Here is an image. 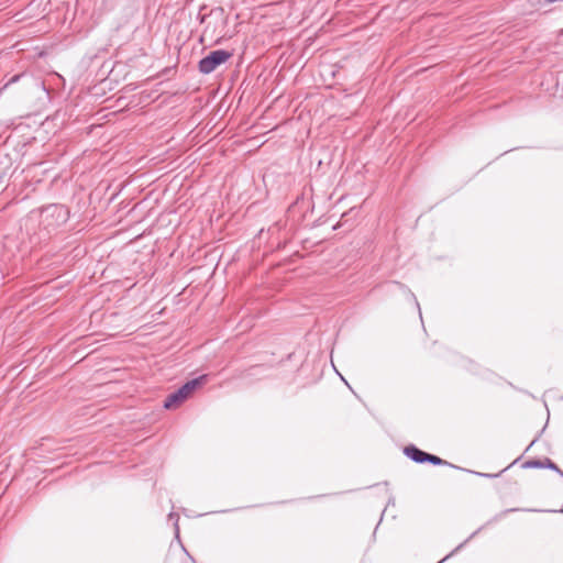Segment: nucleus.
Returning a JSON list of instances; mask_svg holds the SVG:
<instances>
[{"instance_id":"nucleus-2","label":"nucleus","mask_w":563,"mask_h":563,"mask_svg":"<svg viewBox=\"0 0 563 563\" xmlns=\"http://www.w3.org/2000/svg\"><path fill=\"white\" fill-rule=\"evenodd\" d=\"M231 56L232 53L224 49L212 51L199 62V70L202 74H211L220 65L227 63Z\"/></svg>"},{"instance_id":"nucleus-1","label":"nucleus","mask_w":563,"mask_h":563,"mask_svg":"<svg viewBox=\"0 0 563 563\" xmlns=\"http://www.w3.org/2000/svg\"><path fill=\"white\" fill-rule=\"evenodd\" d=\"M207 376L201 375L187 382L177 391L170 394L164 402L166 409H174L185 401L189 396L206 382Z\"/></svg>"},{"instance_id":"nucleus-3","label":"nucleus","mask_w":563,"mask_h":563,"mask_svg":"<svg viewBox=\"0 0 563 563\" xmlns=\"http://www.w3.org/2000/svg\"><path fill=\"white\" fill-rule=\"evenodd\" d=\"M405 453L417 463H424L427 462V459H429V453L423 452L416 446L406 448Z\"/></svg>"},{"instance_id":"nucleus-5","label":"nucleus","mask_w":563,"mask_h":563,"mask_svg":"<svg viewBox=\"0 0 563 563\" xmlns=\"http://www.w3.org/2000/svg\"><path fill=\"white\" fill-rule=\"evenodd\" d=\"M548 466H549L550 468H553V470H556V471L559 470V468L556 467V465H555L554 463H552L551 461H549Z\"/></svg>"},{"instance_id":"nucleus-4","label":"nucleus","mask_w":563,"mask_h":563,"mask_svg":"<svg viewBox=\"0 0 563 563\" xmlns=\"http://www.w3.org/2000/svg\"><path fill=\"white\" fill-rule=\"evenodd\" d=\"M428 457H429V459H427V462H430V463H432V464H434V465L448 464V462H446V461H444V460L440 459V457H439V456H437V455L428 454Z\"/></svg>"}]
</instances>
